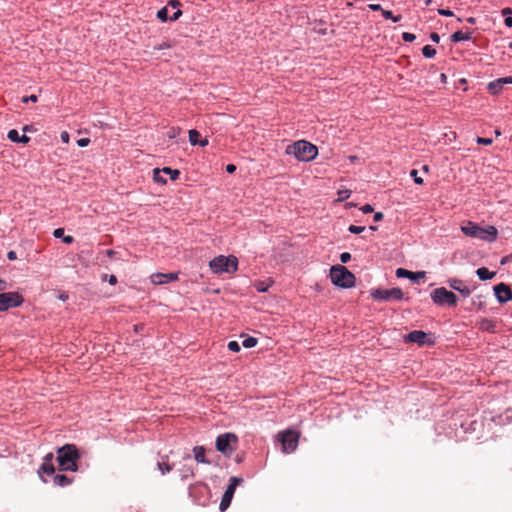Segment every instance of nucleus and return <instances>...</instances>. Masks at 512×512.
<instances>
[{"mask_svg": "<svg viewBox=\"0 0 512 512\" xmlns=\"http://www.w3.org/2000/svg\"><path fill=\"white\" fill-rule=\"evenodd\" d=\"M6 289V282L0 278V291H4Z\"/></svg>", "mask_w": 512, "mask_h": 512, "instance_id": "nucleus-60", "label": "nucleus"}, {"mask_svg": "<svg viewBox=\"0 0 512 512\" xmlns=\"http://www.w3.org/2000/svg\"><path fill=\"white\" fill-rule=\"evenodd\" d=\"M370 229H371V230H373V231H375V230L377 229V227H375V226H370Z\"/></svg>", "mask_w": 512, "mask_h": 512, "instance_id": "nucleus-64", "label": "nucleus"}, {"mask_svg": "<svg viewBox=\"0 0 512 512\" xmlns=\"http://www.w3.org/2000/svg\"><path fill=\"white\" fill-rule=\"evenodd\" d=\"M365 230L364 226L350 225L348 231L353 234H359Z\"/></svg>", "mask_w": 512, "mask_h": 512, "instance_id": "nucleus-36", "label": "nucleus"}, {"mask_svg": "<svg viewBox=\"0 0 512 512\" xmlns=\"http://www.w3.org/2000/svg\"><path fill=\"white\" fill-rule=\"evenodd\" d=\"M423 275H424L423 272L414 273V272L406 270L404 268H398L396 270L397 277H405V278H409L411 280H415L416 278L422 277Z\"/></svg>", "mask_w": 512, "mask_h": 512, "instance_id": "nucleus-19", "label": "nucleus"}, {"mask_svg": "<svg viewBox=\"0 0 512 512\" xmlns=\"http://www.w3.org/2000/svg\"><path fill=\"white\" fill-rule=\"evenodd\" d=\"M194 476V471L191 467H185L183 470H182V479L185 480L187 478H190V477H193Z\"/></svg>", "mask_w": 512, "mask_h": 512, "instance_id": "nucleus-33", "label": "nucleus"}, {"mask_svg": "<svg viewBox=\"0 0 512 512\" xmlns=\"http://www.w3.org/2000/svg\"><path fill=\"white\" fill-rule=\"evenodd\" d=\"M369 8L373 11H378L380 10L382 12L383 8L381 7L380 4H370L369 5Z\"/></svg>", "mask_w": 512, "mask_h": 512, "instance_id": "nucleus-51", "label": "nucleus"}, {"mask_svg": "<svg viewBox=\"0 0 512 512\" xmlns=\"http://www.w3.org/2000/svg\"><path fill=\"white\" fill-rule=\"evenodd\" d=\"M8 139L15 143H28L30 138L26 135H19V132L16 129H12L8 132Z\"/></svg>", "mask_w": 512, "mask_h": 512, "instance_id": "nucleus-18", "label": "nucleus"}, {"mask_svg": "<svg viewBox=\"0 0 512 512\" xmlns=\"http://www.w3.org/2000/svg\"><path fill=\"white\" fill-rule=\"evenodd\" d=\"M407 342L417 343L419 345H431L434 343L433 340L429 338V334L425 333L421 330H415L410 332L405 339Z\"/></svg>", "mask_w": 512, "mask_h": 512, "instance_id": "nucleus-13", "label": "nucleus"}, {"mask_svg": "<svg viewBox=\"0 0 512 512\" xmlns=\"http://www.w3.org/2000/svg\"><path fill=\"white\" fill-rule=\"evenodd\" d=\"M410 176L413 177L414 182L416 184H423V179L418 176V171L417 170H415V169L411 170Z\"/></svg>", "mask_w": 512, "mask_h": 512, "instance_id": "nucleus-38", "label": "nucleus"}, {"mask_svg": "<svg viewBox=\"0 0 512 512\" xmlns=\"http://www.w3.org/2000/svg\"><path fill=\"white\" fill-rule=\"evenodd\" d=\"M157 466L162 475L169 473L172 470V466L166 462H158Z\"/></svg>", "mask_w": 512, "mask_h": 512, "instance_id": "nucleus-31", "label": "nucleus"}, {"mask_svg": "<svg viewBox=\"0 0 512 512\" xmlns=\"http://www.w3.org/2000/svg\"><path fill=\"white\" fill-rule=\"evenodd\" d=\"M511 9L510 8H505L502 10V13L505 15V14H508V13H511Z\"/></svg>", "mask_w": 512, "mask_h": 512, "instance_id": "nucleus-61", "label": "nucleus"}, {"mask_svg": "<svg viewBox=\"0 0 512 512\" xmlns=\"http://www.w3.org/2000/svg\"><path fill=\"white\" fill-rule=\"evenodd\" d=\"M257 339L254 338V337H247L246 339H244V341L242 342V345L245 347V348H252V347H255L256 344H257Z\"/></svg>", "mask_w": 512, "mask_h": 512, "instance_id": "nucleus-32", "label": "nucleus"}, {"mask_svg": "<svg viewBox=\"0 0 512 512\" xmlns=\"http://www.w3.org/2000/svg\"><path fill=\"white\" fill-rule=\"evenodd\" d=\"M506 84H512V76L499 78L495 81L490 82L488 84V91L491 94L496 95L502 90L503 86Z\"/></svg>", "mask_w": 512, "mask_h": 512, "instance_id": "nucleus-15", "label": "nucleus"}, {"mask_svg": "<svg viewBox=\"0 0 512 512\" xmlns=\"http://www.w3.org/2000/svg\"><path fill=\"white\" fill-rule=\"evenodd\" d=\"M194 458L198 463L210 464L205 457V448L203 446H196L193 449Z\"/></svg>", "mask_w": 512, "mask_h": 512, "instance_id": "nucleus-20", "label": "nucleus"}, {"mask_svg": "<svg viewBox=\"0 0 512 512\" xmlns=\"http://www.w3.org/2000/svg\"><path fill=\"white\" fill-rule=\"evenodd\" d=\"M28 101L37 102V96L36 95H30V96H25V97L22 98V102L27 103Z\"/></svg>", "mask_w": 512, "mask_h": 512, "instance_id": "nucleus-46", "label": "nucleus"}, {"mask_svg": "<svg viewBox=\"0 0 512 512\" xmlns=\"http://www.w3.org/2000/svg\"><path fill=\"white\" fill-rule=\"evenodd\" d=\"M402 39L405 41V42H413L415 39H416V36L412 33H409V32H404L402 34Z\"/></svg>", "mask_w": 512, "mask_h": 512, "instance_id": "nucleus-39", "label": "nucleus"}, {"mask_svg": "<svg viewBox=\"0 0 512 512\" xmlns=\"http://www.w3.org/2000/svg\"><path fill=\"white\" fill-rule=\"evenodd\" d=\"M7 257L9 260H15L17 259V255H16V252L15 251H9L7 253Z\"/></svg>", "mask_w": 512, "mask_h": 512, "instance_id": "nucleus-54", "label": "nucleus"}, {"mask_svg": "<svg viewBox=\"0 0 512 512\" xmlns=\"http://www.w3.org/2000/svg\"><path fill=\"white\" fill-rule=\"evenodd\" d=\"M214 273H233L238 268V260L235 256H217L209 264Z\"/></svg>", "mask_w": 512, "mask_h": 512, "instance_id": "nucleus-5", "label": "nucleus"}, {"mask_svg": "<svg viewBox=\"0 0 512 512\" xmlns=\"http://www.w3.org/2000/svg\"><path fill=\"white\" fill-rule=\"evenodd\" d=\"M383 217H384V214L382 212H376L374 214L373 219H374L375 222H379V221H381L383 219Z\"/></svg>", "mask_w": 512, "mask_h": 512, "instance_id": "nucleus-50", "label": "nucleus"}, {"mask_svg": "<svg viewBox=\"0 0 512 512\" xmlns=\"http://www.w3.org/2000/svg\"><path fill=\"white\" fill-rule=\"evenodd\" d=\"M431 299L437 305L447 304L450 307H455L458 302L457 296L444 287L434 289L431 292Z\"/></svg>", "mask_w": 512, "mask_h": 512, "instance_id": "nucleus-7", "label": "nucleus"}, {"mask_svg": "<svg viewBox=\"0 0 512 512\" xmlns=\"http://www.w3.org/2000/svg\"><path fill=\"white\" fill-rule=\"evenodd\" d=\"M57 297L61 301H67L69 298V295L66 291H59Z\"/></svg>", "mask_w": 512, "mask_h": 512, "instance_id": "nucleus-41", "label": "nucleus"}, {"mask_svg": "<svg viewBox=\"0 0 512 512\" xmlns=\"http://www.w3.org/2000/svg\"><path fill=\"white\" fill-rule=\"evenodd\" d=\"M61 140L64 143H68L69 142V134L66 131L61 133Z\"/></svg>", "mask_w": 512, "mask_h": 512, "instance_id": "nucleus-52", "label": "nucleus"}, {"mask_svg": "<svg viewBox=\"0 0 512 512\" xmlns=\"http://www.w3.org/2000/svg\"><path fill=\"white\" fill-rule=\"evenodd\" d=\"M373 210L374 209L370 204H365L364 206L361 207V211L365 214L372 213Z\"/></svg>", "mask_w": 512, "mask_h": 512, "instance_id": "nucleus-45", "label": "nucleus"}, {"mask_svg": "<svg viewBox=\"0 0 512 512\" xmlns=\"http://www.w3.org/2000/svg\"><path fill=\"white\" fill-rule=\"evenodd\" d=\"M108 255H112L114 252L112 250L107 251Z\"/></svg>", "mask_w": 512, "mask_h": 512, "instance_id": "nucleus-63", "label": "nucleus"}, {"mask_svg": "<svg viewBox=\"0 0 512 512\" xmlns=\"http://www.w3.org/2000/svg\"><path fill=\"white\" fill-rule=\"evenodd\" d=\"M54 455L53 453H48L43 458V462L53 463Z\"/></svg>", "mask_w": 512, "mask_h": 512, "instance_id": "nucleus-48", "label": "nucleus"}, {"mask_svg": "<svg viewBox=\"0 0 512 512\" xmlns=\"http://www.w3.org/2000/svg\"><path fill=\"white\" fill-rule=\"evenodd\" d=\"M471 32H462V31H456L451 35V41L454 43L464 41V40H470L471 39Z\"/></svg>", "mask_w": 512, "mask_h": 512, "instance_id": "nucleus-22", "label": "nucleus"}, {"mask_svg": "<svg viewBox=\"0 0 512 512\" xmlns=\"http://www.w3.org/2000/svg\"><path fill=\"white\" fill-rule=\"evenodd\" d=\"M168 4L171 7V9L173 10V14L172 15L169 14L170 10H169L168 6L160 9L157 12V17L162 22H165L167 20H171V21L176 20L182 15V11L180 9L181 2H168Z\"/></svg>", "mask_w": 512, "mask_h": 512, "instance_id": "nucleus-12", "label": "nucleus"}, {"mask_svg": "<svg viewBox=\"0 0 512 512\" xmlns=\"http://www.w3.org/2000/svg\"><path fill=\"white\" fill-rule=\"evenodd\" d=\"M24 302L23 296L18 292H4L0 294V312L10 308L19 307Z\"/></svg>", "mask_w": 512, "mask_h": 512, "instance_id": "nucleus-9", "label": "nucleus"}, {"mask_svg": "<svg viewBox=\"0 0 512 512\" xmlns=\"http://www.w3.org/2000/svg\"><path fill=\"white\" fill-rule=\"evenodd\" d=\"M228 349L232 352H239L240 351V345L237 341H230L228 343Z\"/></svg>", "mask_w": 512, "mask_h": 512, "instance_id": "nucleus-37", "label": "nucleus"}, {"mask_svg": "<svg viewBox=\"0 0 512 512\" xmlns=\"http://www.w3.org/2000/svg\"><path fill=\"white\" fill-rule=\"evenodd\" d=\"M237 443L238 438L235 434H220L216 439V449L225 456H230L236 450Z\"/></svg>", "mask_w": 512, "mask_h": 512, "instance_id": "nucleus-6", "label": "nucleus"}, {"mask_svg": "<svg viewBox=\"0 0 512 512\" xmlns=\"http://www.w3.org/2000/svg\"><path fill=\"white\" fill-rule=\"evenodd\" d=\"M53 482L55 485L59 487H65L72 483V479L68 478L66 475L57 474L53 478Z\"/></svg>", "mask_w": 512, "mask_h": 512, "instance_id": "nucleus-21", "label": "nucleus"}, {"mask_svg": "<svg viewBox=\"0 0 512 512\" xmlns=\"http://www.w3.org/2000/svg\"><path fill=\"white\" fill-rule=\"evenodd\" d=\"M448 284L453 290L458 291L463 297H468L471 294V290L460 279L451 278L448 280Z\"/></svg>", "mask_w": 512, "mask_h": 512, "instance_id": "nucleus-17", "label": "nucleus"}, {"mask_svg": "<svg viewBox=\"0 0 512 512\" xmlns=\"http://www.w3.org/2000/svg\"><path fill=\"white\" fill-rule=\"evenodd\" d=\"M162 173H165L170 176L171 180H177L180 175V171L177 169H171L170 167H164L160 169Z\"/></svg>", "mask_w": 512, "mask_h": 512, "instance_id": "nucleus-26", "label": "nucleus"}, {"mask_svg": "<svg viewBox=\"0 0 512 512\" xmlns=\"http://www.w3.org/2000/svg\"><path fill=\"white\" fill-rule=\"evenodd\" d=\"M269 287V284H266L265 282L263 281H258L255 283V288L257 289V291L259 292H265L267 291Z\"/></svg>", "mask_w": 512, "mask_h": 512, "instance_id": "nucleus-35", "label": "nucleus"}, {"mask_svg": "<svg viewBox=\"0 0 512 512\" xmlns=\"http://www.w3.org/2000/svg\"><path fill=\"white\" fill-rule=\"evenodd\" d=\"M477 143L479 144H484V145H490L492 143V139L490 138H482V137H478L477 138Z\"/></svg>", "mask_w": 512, "mask_h": 512, "instance_id": "nucleus-44", "label": "nucleus"}, {"mask_svg": "<svg viewBox=\"0 0 512 512\" xmlns=\"http://www.w3.org/2000/svg\"><path fill=\"white\" fill-rule=\"evenodd\" d=\"M64 230L62 228L55 229L53 232L54 237L60 238L63 237Z\"/></svg>", "mask_w": 512, "mask_h": 512, "instance_id": "nucleus-47", "label": "nucleus"}, {"mask_svg": "<svg viewBox=\"0 0 512 512\" xmlns=\"http://www.w3.org/2000/svg\"><path fill=\"white\" fill-rule=\"evenodd\" d=\"M285 153L287 155H293L297 160L303 162H309L316 158L318 149L312 143L299 140L286 147Z\"/></svg>", "mask_w": 512, "mask_h": 512, "instance_id": "nucleus-2", "label": "nucleus"}, {"mask_svg": "<svg viewBox=\"0 0 512 512\" xmlns=\"http://www.w3.org/2000/svg\"><path fill=\"white\" fill-rule=\"evenodd\" d=\"M331 282L342 288H351L355 284V276L345 266L335 265L330 269Z\"/></svg>", "mask_w": 512, "mask_h": 512, "instance_id": "nucleus-4", "label": "nucleus"}, {"mask_svg": "<svg viewBox=\"0 0 512 512\" xmlns=\"http://www.w3.org/2000/svg\"><path fill=\"white\" fill-rule=\"evenodd\" d=\"M430 39H431L433 42L438 43V42L440 41V36H439V34H438V33L433 32V33H431V35H430Z\"/></svg>", "mask_w": 512, "mask_h": 512, "instance_id": "nucleus-49", "label": "nucleus"}, {"mask_svg": "<svg viewBox=\"0 0 512 512\" xmlns=\"http://www.w3.org/2000/svg\"><path fill=\"white\" fill-rule=\"evenodd\" d=\"M180 132V129H176V128H171L168 132H167V135L169 138H174L176 137Z\"/></svg>", "mask_w": 512, "mask_h": 512, "instance_id": "nucleus-42", "label": "nucleus"}, {"mask_svg": "<svg viewBox=\"0 0 512 512\" xmlns=\"http://www.w3.org/2000/svg\"><path fill=\"white\" fill-rule=\"evenodd\" d=\"M240 481H241V479H239L237 477L230 478L229 485H228L226 491L224 492L221 502H220V505H219V509L221 512H224L230 506L233 495L236 490V487Z\"/></svg>", "mask_w": 512, "mask_h": 512, "instance_id": "nucleus-11", "label": "nucleus"}, {"mask_svg": "<svg viewBox=\"0 0 512 512\" xmlns=\"http://www.w3.org/2000/svg\"><path fill=\"white\" fill-rule=\"evenodd\" d=\"M63 241L66 244H71L74 241V238L70 235H67L63 237Z\"/></svg>", "mask_w": 512, "mask_h": 512, "instance_id": "nucleus-53", "label": "nucleus"}, {"mask_svg": "<svg viewBox=\"0 0 512 512\" xmlns=\"http://www.w3.org/2000/svg\"><path fill=\"white\" fill-rule=\"evenodd\" d=\"M422 54L426 58H432L436 55V49H434L431 45H426L422 48Z\"/></svg>", "mask_w": 512, "mask_h": 512, "instance_id": "nucleus-28", "label": "nucleus"}, {"mask_svg": "<svg viewBox=\"0 0 512 512\" xmlns=\"http://www.w3.org/2000/svg\"><path fill=\"white\" fill-rule=\"evenodd\" d=\"M350 259H351V255H350V253H348V252H344V253H342V254L340 255V261H341L342 263H347V262H349V261H350Z\"/></svg>", "mask_w": 512, "mask_h": 512, "instance_id": "nucleus-40", "label": "nucleus"}, {"mask_svg": "<svg viewBox=\"0 0 512 512\" xmlns=\"http://www.w3.org/2000/svg\"><path fill=\"white\" fill-rule=\"evenodd\" d=\"M54 472H55V467H54L53 463H48V462H42V464L38 470V473L40 474L41 478H42L41 473H44L47 475H52V474H54Z\"/></svg>", "mask_w": 512, "mask_h": 512, "instance_id": "nucleus-25", "label": "nucleus"}, {"mask_svg": "<svg viewBox=\"0 0 512 512\" xmlns=\"http://www.w3.org/2000/svg\"><path fill=\"white\" fill-rule=\"evenodd\" d=\"M461 231L469 237L478 238L487 242H494L498 236V230L495 226L480 227L478 224L468 221L461 226Z\"/></svg>", "mask_w": 512, "mask_h": 512, "instance_id": "nucleus-3", "label": "nucleus"}, {"mask_svg": "<svg viewBox=\"0 0 512 512\" xmlns=\"http://www.w3.org/2000/svg\"><path fill=\"white\" fill-rule=\"evenodd\" d=\"M505 25L508 27L512 26V17H507L504 21Z\"/></svg>", "mask_w": 512, "mask_h": 512, "instance_id": "nucleus-59", "label": "nucleus"}, {"mask_svg": "<svg viewBox=\"0 0 512 512\" xmlns=\"http://www.w3.org/2000/svg\"><path fill=\"white\" fill-rule=\"evenodd\" d=\"M178 279L177 273H155L151 275V281L156 285L165 284Z\"/></svg>", "mask_w": 512, "mask_h": 512, "instance_id": "nucleus-16", "label": "nucleus"}, {"mask_svg": "<svg viewBox=\"0 0 512 512\" xmlns=\"http://www.w3.org/2000/svg\"><path fill=\"white\" fill-rule=\"evenodd\" d=\"M467 21L469 23H471V24H474L475 23V18L470 17V18L467 19Z\"/></svg>", "mask_w": 512, "mask_h": 512, "instance_id": "nucleus-62", "label": "nucleus"}, {"mask_svg": "<svg viewBox=\"0 0 512 512\" xmlns=\"http://www.w3.org/2000/svg\"><path fill=\"white\" fill-rule=\"evenodd\" d=\"M109 283L111 285H115L117 283V277L115 275H110L109 277Z\"/></svg>", "mask_w": 512, "mask_h": 512, "instance_id": "nucleus-57", "label": "nucleus"}, {"mask_svg": "<svg viewBox=\"0 0 512 512\" xmlns=\"http://www.w3.org/2000/svg\"><path fill=\"white\" fill-rule=\"evenodd\" d=\"M161 173L162 172H161V170L159 168L154 169V171H153V179L157 183L165 184L166 183V179L161 176Z\"/></svg>", "mask_w": 512, "mask_h": 512, "instance_id": "nucleus-30", "label": "nucleus"}, {"mask_svg": "<svg viewBox=\"0 0 512 512\" xmlns=\"http://www.w3.org/2000/svg\"><path fill=\"white\" fill-rule=\"evenodd\" d=\"M198 145L201 146V147L207 146L208 145V139L204 138L203 140H199Z\"/></svg>", "mask_w": 512, "mask_h": 512, "instance_id": "nucleus-58", "label": "nucleus"}, {"mask_svg": "<svg viewBox=\"0 0 512 512\" xmlns=\"http://www.w3.org/2000/svg\"><path fill=\"white\" fill-rule=\"evenodd\" d=\"M494 293L500 303H506L507 301L512 300V290L510 286L505 283L495 285Z\"/></svg>", "mask_w": 512, "mask_h": 512, "instance_id": "nucleus-14", "label": "nucleus"}, {"mask_svg": "<svg viewBox=\"0 0 512 512\" xmlns=\"http://www.w3.org/2000/svg\"><path fill=\"white\" fill-rule=\"evenodd\" d=\"M381 13L385 19H391L393 22H398L401 20V15L394 16L390 10L383 9Z\"/></svg>", "mask_w": 512, "mask_h": 512, "instance_id": "nucleus-29", "label": "nucleus"}, {"mask_svg": "<svg viewBox=\"0 0 512 512\" xmlns=\"http://www.w3.org/2000/svg\"><path fill=\"white\" fill-rule=\"evenodd\" d=\"M89 143H90L89 138H81V139L77 140V144L80 147H86Z\"/></svg>", "mask_w": 512, "mask_h": 512, "instance_id": "nucleus-43", "label": "nucleus"}, {"mask_svg": "<svg viewBox=\"0 0 512 512\" xmlns=\"http://www.w3.org/2000/svg\"><path fill=\"white\" fill-rule=\"evenodd\" d=\"M299 433L294 430H286L278 434L279 441L282 444V450L290 453L296 450L299 441Z\"/></svg>", "mask_w": 512, "mask_h": 512, "instance_id": "nucleus-8", "label": "nucleus"}, {"mask_svg": "<svg viewBox=\"0 0 512 512\" xmlns=\"http://www.w3.org/2000/svg\"><path fill=\"white\" fill-rule=\"evenodd\" d=\"M174 46L170 41H164L159 45L154 46V50L170 49Z\"/></svg>", "mask_w": 512, "mask_h": 512, "instance_id": "nucleus-34", "label": "nucleus"}, {"mask_svg": "<svg viewBox=\"0 0 512 512\" xmlns=\"http://www.w3.org/2000/svg\"><path fill=\"white\" fill-rule=\"evenodd\" d=\"M371 296L373 299L380 301L401 300L403 292L397 287L392 289H376L371 291Z\"/></svg>", "mask_w": 512, "mask_h": 512, "instance_id": "nucleus-10", "label": "nucleus"}, {"mask_svg": "<svg viewBox=\"0 0 512 512\" xmlns=\"http://www.w3.org/2000/svg\"><path fill=\"white\" fill-rule=\"evenodd\" d=\"M188 133H189V141H190L191 145H193V146L198 145L200 133L195 129L189 130Z\"/></svg>", "mask_w": 512, "mask_h": 512, "instance_id": "nucleus-27", "label": "nucleus"}, {"mask_svg": "<svg viewBox=\"0 0 512 512\" xmlns=\"http://www.w3.org/2000/svg\"><path fill=\"white\" fill-rule=\"evenodd\" d=\"M439 13L441 15H444V16H451V15H453V13L450 10H446V9H439Z\"/></svg>", "mask_w": 512, "mask_h": 512, "instance_id": "nucleus-55", "label": "nucleus"}, {"mask_svg": "<svg viewBox=\"0 0 512 512\" xmlns=\"http://www.w3.org/2000/svg\"><path fill=\"white\" fill-rule=\"evenodd\" d=\"M79 458L78 450L73 444H66L57 450V461L62 471H77Z\"/></svg>", "mask_w": 512, "mask_h": 512, "instance_id": "nucleus-1", "label": "nucleus"}, {"mask_svg": "<svg viewBox=\"0 0 512 512\" xmlns=\"http://www.w3.org/2000/svg\"><path fill=\"white\" fill-rule=\"evenodd\" d=\"M235 170H236V166L233 165V164H229V165L226 166V171L228 173H233Z\"/></svg>", "mask_w": 512, "mask_h": 512, "instance_id": "nucleus-56", "label": "nucleus"}, {"mask_svg": "<svg viewBox=\"0 0 512 512\" xmlns=\"http://www.w3.org/2000/svg\"><path fill=\"white\" fill-rule=\"evenodd\" d=\"M476 274L480 280H489L492 279L496 273L489 271L485 267H481L476 270Z\"/></svg>", "mask_w": 512, "mask_h": 512, "instance_id": "nucleus-23", "label": "nucleus"}, {"mask_svg": "<svg viewBox=\"0 0 512 512\" xmlns=\"http://www.w3.org/2000/svg\"><path fill=\"white\" fill-rule=\"evenodd\" d=\"M479 329L482 331L494 332L495 323L490 319L484 318L479 322Z\"/></svg>", "mask_w": 512, "mask_h": 512, "instance_id": "nucleus-24", "label": "nucleus"}]
</instances>
